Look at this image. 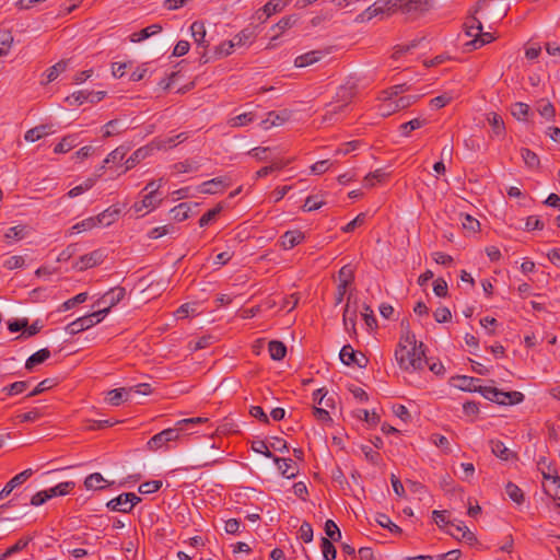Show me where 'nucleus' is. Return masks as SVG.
<instances>
[{
	"mask_svg": "<svg viewBox=\"0 0 560 560\" xmlns=\"http://www.w3.org/2000/svg\"><path fill=\"white\" fill-rule=\"evenodd\" d=\"M398 0L376 1L365 9L358 18L361 21H370L375 16L392 15L397 12Z\"/></svg>",
	"mask_w": 560,
	"mask_h": 560,
	"instance_id": "obj_3",
	"label": "nucleus"
},
{
	"mask_svg": "<svg viewBox=\"0 0 560 560\" xmlns=\"http://www.w3.org/2000/svg\"><path fill=\"white\" fill-rule=\"evenodd\" d=\"M163 27L160 24H152L139 32H135L130 35V42L140 43L155 34L162 32Z\"/></svg>",
	"mask_w": 560,
	"mask_h": 560,
	"instance_id": "obj_23",
	"label": "nucleus"
},
{
	"mask_svg": "<svg viewBox=\"0 0 560 560\" xmlns=\"http://www.w3.org/2000/svg\"><path fill=\"white\" fill-rule=\"evenodd\" d=\"M341 362L346 365H357L359 368H365L369 359L362 352H355L350 345H346L339 352Z\"/></svg>",
	"mask_w": 560,
	"mask_h": 560,
	"instance_id": "obj_8",
	"label": "nucleus"
},
{
	"mask_svg": "<svg viewBox=\"0 0 560 560\" xmlns=\"http://www.w3.org/2000/svg\"><path fill=\"white\" fill-rule=\"evenodd\" d=\"M453 100V95L450 93H444L442 95H439L436 97H433L430 101V106L433 109H440L444 106H446L451 101Z\"/></svg>",
	"mask_w": 560,
	"mask_h": 560,
	"instance_id": "obj_62",
	"label": "nucleus"
},
{
	"mask_svg": "<svg viewBox=\"0 0 560 560\" xmlns=\"http://www.w3.org/2000/svg\"><path fill=\"white\" fill-rule=\"evenodd\" d=\"M268 351L272 360L280 361L287 354V347L282 341L272 340L268 345Z\"/></svg>",
	"mask_w": 560,
	"mask_h": 560,
	"instance_id": "obj_32",
	"label": "nucleus"
},
{
	"mask_svg": "<svg viewBox=\"0 0 560 560\" xmlns=\"http://www.w3.org/2000/svg\"><path fill=\"white\" fill-rule=\"evenodd\" d=\"M542 464H546V457H540L537 462L538 469L541 471L544 479L550 480V485L545 488L546 493L549 494L555 501H560V477L558 476V471L555 467L548 465V472H545L541 468Z\"/></svg>",
	"mask_w": 560,
	"mask_h": 560,
	"instance_id": "obj_4",
	"label": "nucleus"
},
{
	"mask_svg": "<svg viewBox=\"0 0 560 560\" xmlns=\"http://www.w3.org/2000/svg\"><path fill=\"white\" fill-rule=\"evenodd\" d=\"M304 233L299 230L287 231L280 237V245L283 249H292L304 240Z\"/></svg>",
	"mask_w": 560,
	"mask_h": 560,
	"instance_id": "obj_13",
	"label": "nucleus"
},
{
	"mask_svg": "<svg viewBox=\"0 0 560 560\" xmlns=\"http://www.w3.org/2000/svg\"><path fill=\"white\" fill-rule=\"evenodd\" d=\"M66 68H67V62L63 61V60H61V61L57 62L56 65L49 67L46 70L45 74H44L45 75V80H43V83L48 84V83L55 81L58 78L59 73L65 71Z\"/></svg>",
	"mask_w": 560,
	"mask_h": 560,
	"instance_id": "obj_34",
	"label": "nucleus"
},
{
	"mask_svg": "<svg viewBox=\"0 0 560 560\" xmlns=\"http://www.w3.org/2000/svg\"><path fill=\"white\" fill-rule=\"evenodd\" d=\"M254 120V114L253 113H243L240 114L231 119V126L232 127H243L248 125Z\"/></svg>",
	"mask_w": 560,
	"mask_h": 560,
	"instance_id": "obj_64",
	"label": "nucleus"
},
{
	"mask_svg": "<svg viewBox=\"0 0 560 560\" xmlns=\"http://www.w3.org/2000/svg\"><path fill=\"white\" fill-rule=\"evenodd\" d=\"M466 35L469 37H476V33L482 31V23L481 21L474 14L469 18H467L466 22L464 23Z\"/></svg>",
	"mask_w": 560,
	"mask_h": 560,
	"instance_id": "obj_33",
	"label": "nucleus"
},
{
	"mask_svg": "<svg viewBox=\"0 0 560 560\" xmlns=\"http://www.w3.org/2000/svg\"><path fill=\"white\" fill-rule=\"evenodd\" d=\"M229 186L225 177H215L210 180H207L200 185V191L202 194L214 195Z\"/></svg>",
	"mask_w": 560,
	"mask_h": 560,
	"instance_id": "obj_14",
	"label": "nucleus"
},
{
	"mask_svg": "<svg viewBox=\"0 0 560 560\" xmlns=\"http://www.w3.org/2000/svg\"><path fill=\"white\" fill-rule=\"evenodd\" d=\"M52 127L49 125H39L25 132L24 139L28 142H35L45 136L52 133Z\"/></svg>",
	"mask_w": 560,
	"mask_h": 560,
	"instance_id": "obj_22",
	"label": "nucleus"
},
{
	"mask_svg": "<svg viewBox=\"0 0 560 560\" xmlns=\"http://www.w3.org/2000/svg\"><path fill=\"white\" fill-rule=\"evenodd\" d=\"M325 533L327 535L326 538L330 539L331 541H339L341 538V532L337 524L332 520H327L325 523Z\"/></svg>",
	"mask_w": 560,
	"mask_h": 560,
	"instance_id": "obj_53",
	"label": "nucleus"
},
{
	"mask_svg": "<svg viewBox=\"0 0 560 560\" xmlns=\"http://www.w3.org/2000/svg\"><path fill=\"white\" fill-rule=\"evenodd\" d=\"M323 57L324 52L320 50L307 51L294 59V66L298 68H304L319 61Z\"/></svg>",
	"mask_w": 560,
	"mask_h": 560,
	"instance_id": "obj_16",
	"label": "nucleus"
},
{
	"mask_svg": "<svg viewBox=\"0 0 560 560\" xmlns=\"http://www.w3.org/2000/svg\"><path fill=\"white\" fill-rule=\"evenodd\" d=\"M103 482H107L103 476L100 472H93L89 475L84 480V486L88 490L95 489V490H103L107 486L101 485Z\"/></svg>",
	"mask_w": 560,
	"mask_h": 560,
	"instance_id": "obj_35",
	"label": "nucleus"
},
{
	"mask_svg": "<svg viewBox=\"0 0 560 560\" xmlns=\"http://www.w3.org/2000/svg\"><path fill=\"white\" fill-rule=\"evenodd\" d=\"M530 108L526 103L517 102L512 105L511 114L514 118L520 121H526L529 115Z\"/></svg>",
	"mask_w": 560,
	"mask_h": 560,
	"instance_id": "obj_36",
	"label": "nucleus"
},
{
	"mask_svg": "<svg viewBox=\"0 0 560 560\" xmlns=\"http://www.w3.org/2000/svg\"><path fill=\"white\" fill-rule=\"evenodd\" d=\"M129 151V148L128 147H125V145H120L118 148H116L115 150H113L108 155L107 158L104 160V163L105 164H109V163H118L120 161L124 160V158L126 156L127 152Z\"/></svg>",
	"mask_w": 560,
	"mask_h": 560,
	"instance_id": "obj_54",
	"label": "nucleus"
},
{
	"mask_svg": "<svg viewBox=\"0 0 560 560\" xmlns=\"http://www.w3.org/2000/svg\"><path fill=\"white\" fill-rule=\"evenodd\" d=\"M100 225L95 217H90L88 219L82 220L81 222H78L71 228L70 234L73 233H81L84 231H89L95 226Z\"/></svg>",
	"mask_w": 560,
	"mask_h": 560,
	"instance_id": "obj_48",
	"label": "nucleus"
},
{
	"mask_svg": "<svg viewBox=\"0 0 560 560\" xmlns=\"http://www.w3.org/2000/svg\"><path fill=\"white\" fill-rule=\"evenodd\" d=\"M354 96L353 86H340L337 92L338 103L337 105H329L331 108L327 110L325 119H332L334 115L342 112V109L351 102Z\"/></svg>",
	"mask_w": 560,
	"mask_h": 560,
	"instance_id": "obj_6",
	"label": "nucleus"
},
{
	"mask_svg": "<svg viewBox=\"0 0 560 560\" xmlns=\"http://www.w3.org/2000/svg\"><path fill=\"white\" fill-rule=\"evenodd\" d=\"M398 2L397 12L400 11L412 19L429 10L428 0H399Z\"/></svg>",
	"mask_w": 560,
	"mask_h": 560,
	"instance_id": "obj_7",
	"label": "nucleus"
},
{
	"mask_svg": "<svg viewBox=\"0 0 560 560\" xmlns=\"http://www.w3.org/2000/svg\"><path fill=\"white\" fill-rule=\"evenodd\" d=\"M31 540H32V537L20 538L13 546L8 548L5 550V552H3L0 556V560H4L19 551H22L23 549H25L27 547V545L30 544Z\"/></svg>",
	"mask_w": 560,
	"mask_h": 560,
	"instance_id": "obj_40",
	"label": "nucleus"
},
{
	"mask_svg": "<svg viewBox=\"0 0 560 560\" xmlns=\"http://www.w3.org/2000/svg\"><path fill=\"white\" fill-rule=\"evenodd\" d=\"M91 327H93L92 319H90V317H85L84 315L68 324L66 330L70 335H77Z\"/></svg>",
	"mask_w": 560,
	"mask_h": 560,
	"instance_id": "obj_24",
	"label": "nucleus"
},
{
	"mask_svg": "<svg viewBox=\"0 0 560 560\" xmlns=\"http://www.w3.org/2000/svg\"><path fill=\"white\" fill-rule=\"evenodd\" d=\"M88 300V293L81 292L77 294L75 296L65 301L59 307L58 312H66L68 310L73 308L78 304L84 303Z\"/></svg>",
	"mask_w": 560,
	"mask_h": 560,
	"instance_id": "obj_45",
	"label": "nucleus"
},
{
	"mask_svg": "<svg viewBox=\"0 0 560 560\" xmlns=\"http://www.w3.org/2000/svg\"><path fill=\"white\" fill-rule=\"evenodd\" d=\"M223 207L221 203L217 205L214 208L208 210L206 213L201 215L199 219V226L205 228L210 224L212 221L217 219V217L221 213Z\"/></svg>",
	"mask_w": 560,
	"mask_h": 560,
	"instance_id": "obj_47",
	"label": "nucleus"
},
{
	"mask_svg": "<svg viewBox=\"0 0 560 560\" xmlns=\"http://www.w3.org/2000/svg\"><path fill=\"white\" fill-rule=\"evenodd\" d=\"M505 492L513 502L517 504H522L524 502V493L515 483L511 481L508 482L505 486Z\"/></svg>",
	"mask_w": 560,
	"mask_h": 560,
	"instance_id": "obj_50",
	"label": "nucleus"
},
{
	"mask_svg": "<svg viewBox=\"0 0 560 560\" xmlns=\"http://www.w3.org/2000/svg\"><path fill=\"white\" fill-rule=\"evenodd\" d=\"M191 36L194 37L195 43L198 47L207 48L208 42L206 40V27L205 24L200 21H195L190 25Z\"/></svg>",
	"mask_w": 560,
	"mask_h": 560,
	"instance_id": "obj_19",
	"label": "nucleus"
},
{
	"mask_svg": "<svg viewBox=\"0 0 560 560\" xmlns=\"http://www.w3.org/2000/svg\"><path fill=\"white\" fill-rule=\"evenodd\" d=\"M161 202V199H158L154 194H147L140 202H136L133 205V209L136 212H141L143 209L153 210Z\"/></svg>",
	"mask_w": 560,
	"mask_h": 560,
	"instance_id": "obj_30",
	"label": "nucleus"
},
{
	"mask_svg": "<svg viewBox=\"0 0 560 560\" xmlns=\"http://www.w3.org/2000/svg\"><path fill=\"white\" fill-rule=\"evenodd\" d=\"M296 20L293 15L282 18L276 25L272 26V31L275 32L273 38L281 35L285 30L291 28Z\"/></svg>",
	"mask_w": 560,
	"mask_h": 560,
	"instance_id": "obj_42",
	"label": "nucleus"
},
{
	"mask_svg": "<svg viewBox=\"0 0 560 560\" xmlns=\"http://www.w3.org/2000/svg\"><path fill=\"white\" fill-rule=\"evenodd\" d=\"M13 43V36L10 32L0 34V56H7Z\"/></svg>",
	"mask_w": 560,
	"mask_h": 560,
	"instance_id": "obj_60",
	"label": "nucleus"
},
{
	"mask_svg": "<svg viewBox=\"0 0 560 560\" xmlns=\"http://www.w3.org/2000/svg\"><path fill=\"white\" fill-rule=\"evenodd\" d=\"M537 112L544 117L546 120H552L555 117V107L548 100H540L537 102Z\"/></svg>",
	"mask_w": 560,
	"mask_h": 560,
	"instance_id": "obj_37",
	"label": "nucleus"
},
{
	"mask_svg": "<svg viewBox=\"0 0 560 560\" xmlns=\"http://www.w3.org/2000/svg\"><path fill=\"white\" fill-rule=\"evenodd\" d=\"M510 7L504 0H481L477 3L474 13L482 11V19L486 21H501L508 13Z\"/></svg>",
	"mask_w": 560,
	"mask_h": 560,
	"instance_id": "obj_2",
	"label": "nucleus"
},
{
	"mask_svg": "<svg viewBox=\"0 0 560 560\" xmlns=\"http://www.w3.org/2000/svg\"><path fill=\"white\" fill-rule=\"evenodd\" d=\"M128 494L121 493L118 497L109 500L106 503L107 509L115 512L130 513L131 510L128 508Z\"/></svg>",
	"mask_w": 560,
	"mask_h": 560,
	"instance_id": "obj_27",
	"label": "nucleus"
},
{
	"mask_svg": "<svg viewBox=\"0 0 560 560\" xmlns=\"http://www.w3.org/2000/svg\"><path fill=\"white\" fill-rule=\"evenodd\" d=\"M478 393H480L486 399L497 402L499 405H506L504 400L505 392L500 390L495 387L479 386Z\"/></svg>",
	"mask_w": 560,
	"mask_h": 560,
	"instance_id": "obj_18",
	"label": "nucleus"
},
{
	"mask_svg": "<svg viewBox=\"0 0 560 560\" xmlns=\"http://www.w3.org/2000/svg\"><path fill=\"white\" fill-rule=\"evenodd\" d=\"M33 475V470L27 468L22 472L15 475L12 479H10L3 489L0 491V499L3 500L18 487L23 485L31 476Z\"/></svg>",
	"mask_w": 560,
	"mask_h": 560,
	"instance_id": "obj_11",
	"label": "nucleus"
},
{
	"mask_svg": "<svg viewBox=\"0 0 560 560\" xmlns=\"http://www.w3.org/2000/svg\"><path fill=\"white\" fill-rule=\"evenodd\" d=\"M75 487V483L73 481H65L60 482L57 486L47 489L48 494H51V498L58 497V495H66L68 494L73 488Z\"/></svg>",
	"mask_w": 560,
	"mask_h": 560,
	"instance_id": "obj_43",
	"label": "nucleus"
},
{
	"mask_svg": "<svg viewBox=\"0 0 560 560\" xmlns=\"http://www.w3.org/2000/svg\"><path fill=\"white\" fill-rule=\"evenodd\" d=\"M494 39L493 35L489 32H478L476 33V37L466 44L467 47H470L468 50L477 49L482 47L486 44L491 43Z\"/></svg>",
	"mask_w": 560,
	"mask_h": 560,
	"instance_id": "obj_31",
	"label": "nucleus"
},
{
	"mask_svg": "<svg viewBox=\"0 0 560 560\" xmlns=\"http://www.w3.org/2000/svg\"><path fill=\"white\" fill-rule=\"evenodd\" d=\"M425 125V119L415 118L410 121L400 125L399 130L401 136L408 137L411 131L417 130Z\"/></svg>",
	"mask_w": 560,
	"mask_h": 560,
	"instance_id": "obj_44",
	"label": "nucleus"
},
{
	"mask_svg": "<svg viewBox=\"0 0 560 560\" xmlns=\"http://www.w3.org/2000/svg\"><path fill=\"white\" fill-rule=\"evenodd\" d=\"M487 121L491 126V131L493 137L503 138L505 136V125L503 118L492 112L487 115Z\"/></svg>",
	"mask_w": 560,
	"mask_h": 560,
	"instance_id": "obj_17",
	"label": "nucleus"
},
{
	"mask_svg": "<svg viewBox=\"0 0 560 560\" xmlns=\"http://www.w3.org/2000/svg\"><path fill=\"white\" fill-rule=\"evenodd\" d=\"M375 521L380 526L387 528L390 533L401 534V528L395 523H393L386 514L377 513L375 516Z\"/></svg>",
	"mask_w": 560,
	"mask_h": 560,
	"instance_id": "obj_39",
	"label": "nucleus"
},
{
	"mask_svg": "<svg viewBox=\"0 0 560 560\" xmlns=\"http://www.w3.org/2000/svg\"><path fill=\"white\" fill-rule=\"evenodd\" d=\"M119 213L120 209L109 207L100 214H97L95 218L100 225L108 226L117 220Z\"/></svg>",
	"mask_w": 560,
	"mask_h": 560,
	"instance_id": "obj_28",
	"label": "nucleus"
},
{
	"mask_svg": "<svg viewBox=\"0 0 560 560\" xmlns=\"http://www.w3.org/2000/svg\"><path fill=\"white\" fill-rule=\"evenodd\" d=\"M490 446L493 455H495L502 460H509L513 457H516V454L513 453L510 448H508L505 444L500 440H491Z\"/></svg>",
	"mask_w": 560,
	"mask_h": 560,
	"instance_id": "obj_20",
	"label": "nucleus"
},
{
	"mask_svg": "<svg viewBox=\"0 0 560 560\" xmlns=\"http://www.w3.org/2000/svg\"><path fill=\"white\" fill-rule=\"evenodd\" d=\"M130 397L129 388H116L107 393L106 400L112 406H119L122 401L128 400Z\"/></svg>",
	"mask_w": 560,
	"mask_h": 560,
	"instance_id": "obj_25",
	"label": "nucleus"
},
{
	"mask_svg": "<svg viewBox=\"0 0 560 560\" xmlns=\"http://www.w3.org/2000/svg\"><path fill=\"white\" fill-rule=\"evenodd\" d=\"M355 318H357V311H350L349 304L345 306L343 310V325L347 331L352 330L355 332Z\"/></svg>",
	"mask_w": 560,
	"mask_h": 560,
	"instance_id": "obj_51",
	"label": "nucleus"
},
{
	"mask_svg": "<svg viewBox=\"0 0 560 560\" xmlns=\"http://www.w3.org/2000/svg\"><path fill=\"white\" fill-rule=\"evenodd\" d=\"M105 257L106 255L103 249H95L89 254L82 255L79 258V261L75 262L74 267L81 271L89 268H93L102 264Z\"/></svg>",
	"mask_w": 560,
	"mask_h": 560,
	"instance_id": "obj_9",
	"label": "nucleus"
},
{
	"mask_svg": "<svg viewBox=\"0 0 560 560\" xmlns=\"http://www.w3.org/2000/svg\"><path fill=\"white\" fill-rule=\"evenodd\" d=\"M77 145V138L75 136H66L61 139L59 143H57L54 148V152L59 153H66L69 152L72 148Z\"/></svg>",
	"mask_w": 560,
	"mask_h": 560,
	"instance_id": "obj_41",
	"label": "nucleus"
},
{
	"mask_svg": "<svg viewBox=\"0 0 560 560\" xmlns=\"http://www.w3.org/2000/svg\"><path fill=\"white\" fill-rule=\"evenodd\" d=\"M188 139L187 132H180L174 137H168L165 139H154L152 141V145L155 147L159 150L167 149L176 145V141L184 142Z\"/></svg>",
	"mask_w": 560,
	"mask_h": 560,
	"instance_id": "obj_21",
	"label": "nucleus"
},
{
	"mask_svg": "<svg viewBox=\"0 0 560 560\" xmlns=\"http://www.w3.org/2000/svg\"><path fill=\"white\" fill-rule=\"evenodd\" d=\"M94 185V179L89 178L83 184H80L68 191L70 198H74L91 189Z\"/></svg>",
	"mask_w": 560,
	"mask_h": 560,
	"instance_id": "obj_63",
	"label": "nucleus"
},
{
	"mask_svg": "<svg viewBox=\"0 0 560 560\" xmlns=\"http://www.w3.org/2000/svg\"><path fill=\"white\" fill-rule=\"evenodd\" d=\"M126 295V290L122 287H116L108 290L98 301L97 305L101 308H108V311L117 305Z\"/></svg>",
	"mask_w": 560,
	"mask_h": 560,
	"instance_id": "obj_10",
	"label": "nucleus"
},
{
	"mask_svg": "<svg viewBox=\"0 0 560 560\" xmlns=\"http://www.w3.org/2000/svg\"><path fill=\"white\" fill-rule=\"evenodd\" d=\"M320 548H322L323 557L325 560H335L336 559L337 550L330 539H328L326 537H322Z\"/></svg>",
	"mask_w": 560,
	"mask_h": 560,
	"instance_id": "obj_46",
	"label": "nucleus"
},
{
	"mask_svg": "<svg viewBox=\"0 0 560 560\" xmlns=\"http://www.w3.org/2000/svg\"><path fill=\"white\" fill-rule=\"evenodd\" d=\"M50 351L47 348L40 349L33 353L25 363V369L32 371L36 365L44 363L50 358Z\"/></svg>",
	"mask_w": 560,
	"mask_h": 560,
	"instance_id": "obj_26",
	"label": "nucleus"
},
{
	"mask_svg": "<svg viewBox=\"0 0 560 560\" xmlns=\"http://www.w3.org/2000/svg\"><path fill=\"white\" fill-rule=\"evenodd\" d=\"M338 278H339V283H341V287L348 288L354 279V275H353V270H352L351 266L350 265L343 266L338 272Z\"/></svg>",
	"mask_w": 560,
	"mask_h": 560,
	"instance_id": "obj_52",
	"label": "nucleus"
},
{
	"mask_svg": "<svg viewBox=\"0 0 560 560\" xmlns=\"http://www.w3.org/2000/svg\"><path fill=\"white\" fill-rule=\"evenodd\" d=\"M151 151V148L149 147H142L137 149L127 160H126V168L125 171H129L133 168L140 161L144 160L149 152Z\"/></svg>",
	"mask_w": 560,
	"mask_h": 560,
	"instance_id": "obj_29",
	"label": "nucleus"
},
{
	"mask_svg": "<svg viewBox=\"0 0 560 560\" xmlns=\"http://www.w3.org/2000/svg\"><path fill=\"white\" fill-rule=\"evenodd\" d=\"M522 158L525 164L530 168H536L539 166V158L538 155L533 152L532 150L527 148H523L522 151Z\"/></svg>",
	"mask_w": 560,
	"mask_h": 560,
	"instance_id": "obj_56",
	"label": "nucleus"
},
{
	"mask_svg": "<svg viewBox=\"0 0 560 560\" xmlns=\"http://www.w3.org/2000/svg\"><path fill=\"white\" fill-rule=\"evenodd\" d=\"M190 206L186 202L179 203L171 210L172 218L182 222L189 218Z\"/></svg>",
	"mask_w": 560,
	"mask_h": 560,
	"instance_id": "obj_49",
	"label": "nucleus"
},
{
	"mask_svg": "<svg viewBox=\"0 0 560 560\" xmlns=\"http://www.w3.org/2000/svg\"><path fill=\"white\" fill-rule=\"evenodd\" d=\"M90 96L91 94H89V91H77L71 95L67 96L66 102L69 105H81L84 102H88Z\"/></svg>",
	"mask_w": 560,
	"mask_h": 560,
	"instance_id": "obj_57",
	"label": "nucleus"
},
{
	"mask_svg": "<svg viewBox=\"0 0 560 560\" xmlns=\"http://www.w3.org/2000/svg\"><path fill=\"white\" fill-rule=\"evenodd\" d=\"M395 358L400 366L405 371H418L422 370L425 360V351L423 342H419V346L406 348V345H398L395 351Z\"/></svg>",
	"mask_w": 560,
	"mask_h": 560,
	"instance_id": "obj_1",
	"label": "nucleus"
},
{
	"mask_svg": "<svg viewBox=\"0 0 560 560\" xmlns=\"http://www.w3.org/2000/svg\"><path fill=\"white\" fill-rule=\"evenodd\" d=\"M180 432H182V428H179V425H175L174 428L165 429V430L161 431L160 433L153 435L149 440L148 446L150 450H158V448L166 445V443H168V442L176 441L179 438Z\"/></svg>",
	"mask_w": 560,
	"mask_h": 560,
	"instance_id": "obj_5",
	"label": "nucleus"
},
{
	"mask_svg": "<svg viewBox=\"0 0 560 560\" xmlns=\"http://www.w3.org/2000/svg\"><path fill=\"white\" fill-rule=\"evenodd\" d=\"M285 5L287 1L284 0H270L262 7L261 11L266 15V19H268L277 12H281Z\"/></svg>",
	"mask_w": 560,
	"mask_h": 560,
	"instance_id": "obj_38",
	"label": "nucleus"
},
{
	"mask_svg": "<svg viewBox=\"0 0 560 560\" xmlns=\"http://www.w3.org/2000/svg\"><path fill=\"white\" fill-rule=\"evenodd\" d=\"M26 235V226L24 225H16L8 229V231L4 234L5 240H14L20 241L24 238Z\"/></svg>",
	"mask_w": 560,
	"mask_h": 560,
	"instance_id": "obj_58",
	"label": "nucleus"
},
{
	"mask_svg": "<svg viewBox=\"0 0 560 560\" xmlns=\"http://www.w3.org/2000/svg\"><path fill=\"white\" fill-rule=\"evenodd\" d=\"M454 386L464 392H478L479 386L477 383H480L479 378L467 376V375H458L453 378Z\"/></svg>",
	"mask_w": 560,
	"mask_h": 560,
	"instance_id": "obj_15",
	"label": "nucleus"
},
{
	"mask_svg": "<svg viewBox=\"0 0 560 560\" xmlns=\"http://www.w3.org/2000/svg\"><path fill=\"white\" fill-rule=\"evenodd\" d=\"M126 128L121 127L120 120H118V119L109 120L105 125V131H104L103 137L104 138H108V137H112V136H115V135H119Z\"/></svg>",
	"mask_w": 560,
	"mask_h": 560,
	"instance_id": "obj_59",
	"label": "nucleus"
},
{
	"mask_svg": "<svg viewBox=\"0 0 560 560\" xmlns=\"http://www.w3.org/2000/svg\"><path fill=\"white\" fill-rule=\"evenodd\" d=\"M419 100L418 95H405L395 98L394 110L408 108Z\"/></svg>",
	"mask_w": 560,
	"mask_h": 560,
	"instance_id": "obj_55",
	"label": "nucleus"
},
{
	"mask_svg": "<svg viewBox=\"0 0 560 560\" xmlns=\"http://www.w3.org/2000/svg\"><path fill=\"white\" fill-rule=\"evenodd\" d=\"M277 465L278 470L284 478L293 479L299 474V468L296 464L291 458H280L275 456L273 459Z\"/></svg>",
	"mask_w": 560,
	"mask_h": 560,
	"instance_id": "obj_12",
	"label": "nucleus"
},
{
	"mask_svg": "<svg viewBox=\"0 0 560 560\" xmlns=\"http://www.w3.org/2000/svg\"><path fill=\"white\" fill-rule=\"evenodd\" d=\"M161 487H162L161 480H151V481H145V482L141 483L139 486L138 490L142 494H150V493H154L158 490H160Z\"/></svg>",
	"mask_w": 560,
	"mask_h": 560,
	"instance_id": "obj_61",
	"label": "nucleus"
}]
</instances>
